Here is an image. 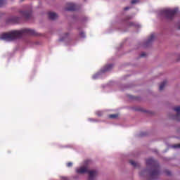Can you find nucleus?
I'll use <instances>...</instances> for the list:
<instances>
[{"instance_id":"1","label":"nucleus","mask_w":180,"mask_h":180,"mask_svg":"<svg viewBox=\"0 0 180 180\" xmlns=\"http://www.w3.org/2000/svg\"><path fill=\"white\" fill-rule=\"evenodd\" d=\"M33 30L25 29L19 31H11L8 33L1 34L0 40L4 41H12L22 37L23 35H34Z\"/></svg>"},{"instance_id":"2","label":"nucleus","mask_w":180,"mask_h":180,"mask_svg":"<svg viewBox=\"0 0 180 180\" xmlns=\"http://www.w3.org/2000/svg\"><path fill=\"white\" fill-rule=\"evenodd\" d=\"M176 10L171 8H165L162 10V15H165L167 19H172L175 15Z\"/></svg>"},{"instance_id":"3","label":"nucleus","mask_w":180,"mask_h":180,"mask_svg":"<svg viewBox=\"0 0 180 180\" xmlns=\"http://www.w3.org/2000/svg\"><path fill=\"white\" fill-rule=\"evenodd\" d=\"M89 164H91V160H86L84 162V166H82L80 168H77L76 172L78 174H84L86 172H89L87 165Z\"/></svg>"},{"instance_id":"4","label":"nucleus","mask_w":180,"mask_h":180,"mask_svg":"<svg viewBox=\"0 0 180 180\" xmlns=\"http://www.w3.org/2000/svg\"><path fill=\"white\" fill-rule=\"evenodd\" d=\"M88 174H89V180H94L98 176V172L94 170L88 172Z\"/></svg>"},{"instance_id":"5","label":"nucleus","mask_w":180,"mask_h":180,"mask_svg":"<svg viewBox=\"0 0 180 180\" xmlns=\"http://www.w3.org/2000/svg\"><path fill=\"white\" fill-rule=\"evenodd\" d=\"M48 15L50 20H54L58 18V15L56 13H49Z\"/></svg>"},{"instance_id":"6","label":"nucleus","mask_w":180,"mask_h":180,"mask_svg":"<svg viewBox=\"0 0 180 180\" xmlns=\"http://www.w3.org/2000/svg\"><path fill=\"white\" fill-rule=\"evenodd\" d=\"M66 11H75V5L72 3L68 4V8H66Z\"/></svg>"},{"instance_id":"7","label":"nucleus","mask_w":180,"mask_h":180,"mask_svg":"<svg viewBox=\"0 0 180 180\" xmlns=\"http://www.w3.org/2000/svg\"><path fill=\"white\" fill-rule=\"evenodd\" d=\"M166 84H167L166 81L161 83L160 85L159 86V90L162 91L164 89L165 86H166Z\"/></svg>"},{"instance_id":"8","label":"nucleus","mask_w":180,"mask_h":180,"mask_svg":"<svg viewBox=\"0 0 180 180\" xmlns=\"http://www.w3.org/2000/svg\"><path fill=\"white\" fill-rule=\"evenodd\" d=\"M154 163V160L153 158L148 159L146 161L147 165H153Z\"/></svg>"},{"instance_id":"9","label":"nucleus","mask_w":180,"mask_h":180,"mask_svg":"<svg viewBox=\"0 0 180 180\" xmlns=\"http://www.w3.org/2000/svg\"><path fill=\"white\" fill-rule=\"evenodd\" d=\"M112 67V65H108L107 67H105V68L103 69V72H105L109 71L110 70H111Z\"/></svg>"},{"instance_id":"10","label":"nucleus","mask_w":180,"mask_h":180,"mask_svg":"<svg viewBox=\"0 0 180 180\" xmlns=\"http://www.w3.org/2000/svg\"><path fill=\"white\" fill-rule=\"evenodd\" d=\"M155 39L154 34H152L150 36V37L148 39V43L152 42Z\"/></svg>"},{"instance_id":"11","label":"nucleus","mask_w":180,"mask_h":180,"mask_svg":"<svg viewBox=\"0 0 180 180\" xmlns=\"http://www.w3.org/2000/svg\"><path fill=\"white\" fill-rule=\"evenodd\" d=\"M174 112H176V114L180 113V106H176V108H174Z\"/></svg>"},{"instance_id":"12","label":"nucleus","mask_w":180,"mask_h":180,"mask_svg":"<svg viewBox=\"0 0 180 180\" xmlns=\"http://www.w3.org/2000/svg\"><path fill=\"white\" fill-rule=\"evenodd\" d=\"M117 117H118L117 114H112V115H109V118H111V119H116V118H117Z\"/></svg>"},{"instance_id":"13","label":"nucleus","mask_w":180,"mask_h":180,"mask_svg":"<svg viewBox=\"0 0 180 180\" xmlns=\"http://www.w3.org/2000/svg\"><path fill=\"white\" fill-rule=\"evenodd\" d=\"M130 165H131L134 167H136L137 166V163H136V162L134 161V160H130Z\"/></svg>"},{"instance_id":"14","label":"nucleus","mask_w":180,"mask_h":180,"mask_svg":"<svg viewBox=\"0 0 180 180\" xmlns=\"http://www.w3.org/2000/svg\"><path fill=\"white\" fill-rule=\"evenodd\" d=\"M158 174V170H154L153 172H152V176H156Z\"/></svg>"},{"instance_id":"15","label":"nucleus","mask_w":180,"mask_h":180,"mask_svg":"<svg viewBox=\"0 0 180 180\" xmlns=\"http://www.w3.org/2000/svg\"><path fill=\"white\" fill-rule=\"evenodd\" d=\"M98 75H100V73H97L96 75H94L92 78H94V79H98Z\"/></svg>"},{"instance_id":"16","label":"nucleus","mask_w":180,"mask_h":180,"mask_svg":"<svg viewBox=\"0 0 180 180\" xmlns=\"http://www.w3.org/2000/svg\"><path fill=\"white\" fill-rule=\"evenodd\" d=\"M173 148H180V143L179 144H176V145H174L172 146Z\"/></svg>"},{"instance_id":"17","label":"nucleus","mask_w":180,"mask_h":180,"mask_svg":"<svg viewBox=\"0 0 180 180\" xmlns=\"http://www.w3.org/2000/svg\"><path fill=\"white\" fill-rule=\"evenodd\" d=\"M72 165H73V163H72L71 162H70L69 163H68V164L66 165V166H67L68 167H71Z\"/></svg>"},{"instance_id":"18","label":"nucleus","mask_w":180,"mask_h":180,"mask_svg":"<svg viewBox=\"0 0 180 180\" xmlns=\"http://www.w3.org/2000/svg\"><path fill=\"white\" fill-rule=\"evenodd\" d=\"M5 4V0H0V7Z\"/></svg>"},{"instance_id":"19","label":"nucleus","mask_w":180,"mask_h":180,"mask_svg":"<svg viewBox=\"0 0 180 180\" xmlns=\"http://www.w3.org/2000/svg\"><path fill=\"white\" fill-rule=\"evenodd\" d=\"M96 115L100 117L101 115H102V112L98 111L96 112Z\"/></svg>"},{"instance_id":"20","label":"nucleus","mask_w":180,"mask_h":180,"mask_svg":"<svg viewBox=\"0 0 180 180\" xmlns=\"http://www.w3.org/2000/svg\"><path fill=\"white\" fill-rule=\"evenodd\" d=\"M80 36H81V37L84 38L85 34L84 32H81Z\"/></svg>"},{"instance_id":"21","label":"nucleus","mask_w":180,"mask_h":180,"mask_svg":"<svg viewBox=\"0 0 180 180\" xmlns=\"http://www.w3.org/2000/svg\"><path fill=\"white\" fill-rule=\"evenodd\" d=\"M137 3V0H132L131 4H136Z\"/></svg>"},{"instance_id":"22","label":"nucleus","mask_w":180,"mask_h":180,"mask_svg":"<svg viewBox=\"0 0 180 180\" xmlns=\"http://www.w3.org/2000/svg\"><path fill=\"white\" fill-rule=\"evenodd\" d=\"M146 56V54L145 53H142V54H141V57H144Z\"/></svg>"},{"instance_id":"23","label":"nucleus","mask_w":180,"mask_h":180,"mask_svg":"<svg viewBox=\"0 0 180 180\" xmlns=\"http://www.w3.org/2000/svg\"><path fill=\"white\" fill-rule=\"evenodd\" d=\"M129 7H127V8H124V11H127V10H129Z\"/></svg>"},{"instance_id":"24","label":"nucleus","mask_w":180,"mask_h":180,"mask_svg":"<svg viewBox=\"0 0 180 180\" xmlns=\"http://www.w3.org/2000/svg\"><path fill=\"white\" fill-rule=\"evenodd\" d=\"M63 180H68V179L65 178V177H63Z\"/></svg>"},{"instance_id":"25","label":"nucleus","mask_w":180,"mask_h":180,"mask_svg":"<svg viewBox=\"0 0 180 180\" xmlns=\"http://www.w3.org/2000/svg\"><path fill=\"white\" fill-rule=\"evenodd\" d=\"M179 29H180V26H179Z\"/></svg>"}]
</instances>
